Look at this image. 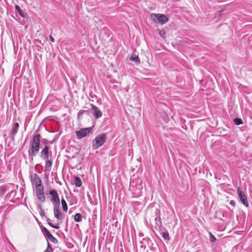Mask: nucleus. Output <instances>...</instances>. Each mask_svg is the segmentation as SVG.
Wrapping results in <instances>:
<instances>
[{"label": "nucleus", "mask_w": 252, "mask_h": 252, "mask_svg": "<svg viewBox=\"0 0 252 252\" xmlns=\"http://www.w3.org/2000/svg\"><path fill=\"white\" fill-rule=\"evenodd\" d=\"M81 113H81V111H79V114H81Z\"/></svg>", "instance_id": "nucleus-33"}, {"label": "nucleus", "mask_w": 252, "mask_h": 252, "mask_svg": "<svg viewBox=\"0 0 252 252\" xmlns=\"http://www.w3.org/2000/svg\"><path fill=\"white\" fill-rule=\"evenodd\" d=\"M40 135H34L31 146V151H29V155L31 160H33V157L35 156L39 150Z\"/></svg>", "instance_id": "nucleus-1"}, {"label": "nucleus", "mask_w": 252, "mask_h": 252, "mask_svg": "<svg viewBox=\"0 0 252 252\" xmlns=\"http://www.w3.org/2000/svg\"><path fill=\"white\" fill-rule=\"evenodd\" d=\"M83 217L80 213L76 214L74 216V220L76 222H81L82 220Z\"/></svg>", "instance_id": "nucleus-15"}, {"label": "nucleus", "mask_w": 252, "mask_h": 252, "mask_svg": "<svg viewBox=\"0 0 252 252\" xmlns=\"http://www.w3.org/2000/svg\"><path fill=\"white\" fill-rule=\"evenodd\" d=\"M46 236L49 239L50 238H51L53 236V235L51 234V233H47V235H46Z\"/></svg>", "instance_id": "nucleus-30"}, {"label": "nucleus", "mask_w": 252, "mask_h": 252, "mask_svg": "<svg viewBox=\"0 0 252 252\" xmlns=\"http://www.w3.org/2000/svg\"><path fill=\"white\" fill-rule=\"evenodd\" d=\"M237 192L238 193V195L239 198H240L241 202L243 204L244 206L247 207L249 206V204L247 200V196L244 191L241 190L239 187H238L237 189Z\"/></svg>", "instance_id": "nucleus-4"}, {"label": "nucleus", "mask_w": 252, "mask_h": 252, "mask_svg": "<svg viewBox=\"0 0 252 252\" xmlns=\"http://www.w3.org/2000/svg\"><path fill=\"white\" fill-rule=\"evenodd\" d=\"M92 109L93 110L94 116L96 119L101 117L102 115V112L99 110L98 108L93 104H91Z\"/></svg>", "instance_id": "nucleus-10"}, {"label": "nucleus", "mask_w": 252, "mask_h": 252, "mask_svg": "<svg viewBox=\"0 0 252 252\" xmlns=\"http://www.w3.org/2000/svg\"><path fill=\"white\" fill-rule=\"evenodd\" d=\"M61 203L63 210L66 212L67 211L68 207L66 201L64 199H63L61 200Z\"/></svg>", "instance_id": "nucleus-18"}, {"label": "nucleus", "mask_w": 252, "mask_h": 252, "mask_svg": "<svg viewBox=\"0 0 252 252\" xmlns=\"http://www.w3.org/2000/svg\"><path fill=\"white\" fill-rule=\"evenodd\" d=\"M43 232L45 233V235H47V233H50L49 230L46 228L45 227H44L43 229Z\"/></svg>", "instance_id": "nucleus-29"}, {"label": "nucleus", "mask_w": 252, "mask_h": 252, "mask_svg": "<svg viewBox=\"0 0 252 252\" xmlns=\"http://www.w3.org/2000/svg\"><path fill=\"white\" fill-rule=\"evenodd\" d=\"M155 213L157 215V217L155 218L156 223L158 226H160L161 225V221L160 218L159 210L157 209Z\"/></svg>", "instance_id": "nucleus-13"}, {"label": "nucleus", "mask_w": 252, "mask_h": 252, "mask_svg": "<svg viewBox=\"0 0 252 252\" xmlns=\"http://www.w3.org/2000/svg\"><path fill=\"white\" fill-rule=\"evenodd\" d=\"M160 234L162 235V237L165 240H169V233L166 230H164V231H162Z\"/></svg>", "instance_id": "nucleus-16"}, {"label": "nucleus", "mask_w": 252, "mask_h": 252, "mask_svg": "<svg viewBox=\"0 0 252 252\" xmlns=\"http://www.w3.org/2000/svg\"><path fill=\"white\" fill-rule=\"evenodd\" d=\"M151 18L154 21V22L159 23L161 25H163L169 20L165 15L162 14H155L153 13L151 15Z\"/></svg>", "instance_id": "nucleus-3"}, {"label": "nucleus", "mask_w": 252, "mask_h": 252, "mask_svg": "<svg viewBox=\"0 0 252 252\" xmlns=\"http://www.w3.org/2000/svg\"><path fill=\"white\" fill-rule=\"evenodd\" d=\"M158 33L161 37L163 38L165 37L166 33L164 30H159Z\"/></svg>", "instance_id": "nucleus-25"}, {"label": "nucleus", "mask_w": 252, "mask_h": 252, "mask_svg": "<svg viewBox=\"0 0 252 252\" xmlns=\"http://www.w3.org/2000/svg\"><path fill=\"white\" fill-rule=\"evenodd\" d=\"M106 136L105 134H100L95 137L92 142V147L96 150L101 146L105 142Z\"/></svg>", "instance_id": "nucleus-2"}, {"label": "nucleus", "mask_w": 252, "mask_h": 252, "mask_svg": "<svg viewBox=\"0 0 252 252\" xmlns=\"http://www.w3.org/2000/svg\"><path fill=\"white\" fill-rule=\"evenodd\" d=\"M230 204L232 206H235V201L233 200H231L230 202Z\"/></svg>", "instance_id": "nucleus-32"}, {"label": "nucleus", "mask_w": 252, "mask_h": 252, "mask_svg": "<svg viewBox=\"0 0 252 252\" xmlns=\"http://www.w3.org/2000/svg\"><path fill=\"white\" fill-rule=\"evenodd\" d=\"M74 184H75V185L76 187H80L82 186V181L81 180V179L77 177V176H75L74 177Z\"/></svg>", "instance_id": "nucleus-14"}, {"label": "nucleus", "mask_w": 252, "mask_h": 252, "mask_svg": "<svg viewBox=\"0 0 252 252\" xmlns=\"http://www.w3.org/2000/svg\"><path fill=\"white\" fill-rule=\"evenodd\" d=\"M31 180L32 182L35 186V188L43 186L41 183V180L38 175L36 173L32 174L31 175Z\"/></svg>", "instance_id": "nucleus-7"}, {"label": "nucleus", "mask_w": 252, "mask_h": 252, "mask_svg": "<svg viewBox=\"0 0 252 252\" xmlns=\"http://www.w3.org/2000/svg\"><path fill=\"white\" fill-rule=\"evenodd\" d=\"M92 130V127H87L82 128L78 131H76V136L78 139H81L86 136Z\"/></svg>", "instance_id": "nucleus-5"}, {"label": "nucleus", "mask_w": 252, "mask_h": 252, "mask_svg": "<svg viewBox=\"0 0 252 252\" xmlns=\"http://www.w3.org/2000/svg\"><path fill=\"white\" fill-rule=\"evenodd\" d=\"M233 122L236 125H240L243 124L242 121L239 118H235L234 119Z\"/></svg>", "instance_id": "nucleus-21"}, {"label": "nucleus", "mask_w": 252, "mask_h": 252, "mask_svg": "<svg viewBox=\"0 0 252 252\" xmlns=\"http://www.w3.org/2000/svg\"><path fill=\"white\" fill-rule=\"evenodd\" d=\"M39 207L40 209V214L41 216H45V212L44 210L42 208L41 205L39 206Z\"/></svg>", "instance_id": "nucleus-28"}, {"label": "nucleus", "mask_w": 252, "mask_h": 252, "mask_svg": "<svg viewBox=\"0 0 252 252\" xmlns=\"http://www.w3.org/2000/svg\"><path fill=\"white\" fill-rule=\"evenodd\" d=\"M6 187L4 186H0V194H4L6 192Z\"/></svg>", "instance_id": "nucleus-22"}, {"label": "nucleus", "mask_w": 252, "mask_h": 252, "mask_svg": "<svg viewBox=\"0 0 252 252\" xmlns=\"http://www.w3.org/2000/svg\"><path fill=\"white\" fill-rule=\"evenodd\" d=\"M49 240L55 244H57L58 242V240L56 238H55L53 236L51 238L49 239Z\"/></svg>", "instance_id": "nucleus-27"}, {"label": "nucleus", "mask_w": 252, "mask_h": 252, "mask_svg": "<svg viewBox=\"0 0 252 252\" xmlns=\"http://www.w3.org/2000/svg\"><path fill=\"white\" fill-rule=\"evenodd\" d=\"M130 60L138 64L140 63V59L139 57L136 55H132L130 57Z\"/></svg>", "instance_id": "nucleus-17"}, {"label": "nucleus", "mask_w": 252, "mask_h": 252, "mask_svg": "<svg viewBox=\"0 0 252 252\" xmlns=\"http://www.w3.org/2000/svg\"><path fill=\"white\" fill-rule=\"evenodd\" d=\"M15 9L21 16H22V17H25L23 11L21 9L20 7L18 5H15Z\"/></svg>", "instance_id": "nucleus-19"}, {"label": "nucleus", "mask_w": 252, "mask_h": 252, "mask_svg": "<svg viewBox=\"0 0 252 252\" xmlns=\"http://www.w3.org/2000/svg\"><path fill=\"white\" fill-rule=\"evenodd\" d=\"M49 193L52 197L51 200L54 204V205H59L60 203V198L57 191L53 189L50 190Z\"/></svg>", "instance_id": "nucleus-6"}, {"label": "nucleus", "mask_w": 252, "mask_h": 252, "mask_svg": "<svg viewBox=\"0 0 252 252\" xmlns=\"http://www.w3.org/2000/svg\"><path fill=\"white\" fill-rule=\"evenodd\" d=\"M209 236L210 237V241L211 242H214L216 241V239L215 237V236L211 232H209Z\"/></svg>", "instance_id": "nucleus-26"}, {"label": "nucleus", "mask_w": 252, "mask_h": 252, "mask_svg": "<svg viewBox=\"0 0 252 252\" xmlns=\"http://www.w3.org/2000/svg\"><path fill=\"white\" fill-rule=\"evenodd\" d=\"M47 243H48L47 247V249L44 251V252H53V249H52L51 246L50 245V244L48 242Z\"/></svg>", "instance_id": "nucleus-23"}, {"label": "nucleus", "mask_w": 252, "mask_h": 252, "mask_svg": "<svg viewBox=\"0 0 252 252\" xmlns=\"http://www.w3.org/2000/svg\"><path fill=\"white\" fill-rule=\"evenodd\" d=\"M49 38L50 39V40L51 41V42H55V39L54 38H53V37L51 35H50L49 36Z\"/></svg>", "instance_id": "nucleus-31"}, {"label": "nucleus", "mask_w": 252, "mask_h": 252, "mask_svg": "<svg viewBox=\"0 0 252 252\" xmlns=\"http://www.w3.org/2000/svg\"><path fill=\"white\" fill-rule=\"evenodd\" d=\"M54 215L55 217L58 220H62L63 218V215L59 210L58 207L56 205H54Z\"/></svg>", "instance_id": "nucleus-12"}, {"label": "nucleus", "mask_w": 252, "mask_h": 252, "mask_svg": "<svg viewBox=\"0 0 252 252\" xmlns=\"http://www.w3.org/2000/svg\"><path fill=\"white\" fill-rule=\"evenodd\" d=\"M49 154V147L45 146L40 153V157L43 159H47L48 158Z\"/></svg>", "instance_id": "nucleus-11"}, {"label": "nucleus", "mask_w": 252, "mask_h": 252, "mask_svg": "<svg viewBox=\"0 0 252 252\" xmlns=\"http://www.w3.org/2000/svg\"><path fill=\"white\" fill-rule=\"evenodd\" d=\"M19 125L18 123H15L12 126L11 131L9 133V137L13 140H14L15 135L18 132Z\"/></svg>", "instance_id": "nucleus-9"}, {"label": "nucleus", "mask_w": 252, "mask_h": 252, "mask_svg": "<svg viewBox=\"0 0 252 252\" xmlns=\"http://www.w3.org/2000/svg\"><path fill=\"white\" fill-rule=\"evenodd\" d=\"M47 221L49 225H50L52 227L56 228V229H59L60 227L58 225H55L51 222V220L49 219H47Z\"/></svg>", "instance_id": "nucleus-20"}, {"label": "nucleus", "mask_w": 252, "mask_h": 252, "mask_svg": "<svg viewBox=\"0 0 252 252\" xmlns=\"http://www.w3.org/2000/svg\"><path fill=\"white\" fill-rule=\"evenodd\" d=\"M43 189V186L36 188V196L38 199L41 202H44L45 200Z\"/></svg>", "instance_id": "nucleus-8"}, {"label": "nucleus", "mask_w": 252, "mask_h": 252, "mask_svg": "<svg viewBox=\"0 0 252 252\" xmlns=\"http://www.w3.org/2000/svg\"><path fill=\"white\" fill-rule=\"evenodd\" d=\"M52 164V161L50 160H47L46 161V166L45 167L49 168H50Z\"/></svg>", "instance_id": "nucleus-24"}]
</instances>
